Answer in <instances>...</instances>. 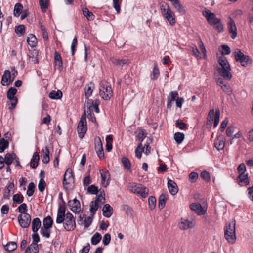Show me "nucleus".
I'll return each mask as SVG.
<instances>
[{"label": "nucleus", "instance_id": "obj_41", "mask_svg": "<svg viewBox=\"0 0 253 253\" xmlns=\"http://www.w3.org/2000/svg\"><path fill=\"white\" fill-rule=\"evenodd\" d=\"M62 96V92L58 90L57 91H52L49 94V97L52 99H59Z\"/></svg>", "mask_w": 253, "mask_h": 253}, {"label": "nucleus", "instance_id": "obj_25", "mask_svg": "<svg viewBox=\"0 0 253 253\" xmlns=\"http://www.w3.org/2000/svg\"><path fill=\"white\" fill-rule=\"evenodd\" d=\"M168 187L169 192L172 195L176 194L178 192V187L176 183L172 180H169L168 181Z\"/></svg>", "mask_w": 253, "mask_h": 253}, {"label": "nucleus", "instance_id": "obj_32", "mask_svg": "<svg viewBox=\"0 0 253 253\" xmlns=\"http://www.w3.org/2000/svg\"><path fill=\"white\" fill-rule=\"evenodd\" d=\"M83 15L88 20L92 21L95 19V15L90 12L87 7H83L82 9Z\"/></svg>", "mask_w": 253, "mask_h": 253}, {"label": "nucleus", "instance_id": "obj_8", "mask_svg": "<svg viewBox=\"0 0 253 253\" xmlns=\"http://www.w3.org/2000/svg\"><path fill=\"white\" fill-rule=\"evenodd\" d=\"M129 190L134 193L140 194L143 198L146 197L148 195V190L140 184L133 183L130 185Z\"/></svg>", "mask_w": 253, "mask_h": 253}, {"label": "nucleus", "instance_id": "obj_23", "mask_svg": "<svg viewBox=\"0 0 253 253\" xmlns=\"http://www.w3.org/2000/svg\"><path fill=\"white\" fill-rule=\"evenodd\" d=\"M95 88L94 84L92 82H90L84 88V94L85 97L88 99L92 94Z\"/></svg>", "mask_w": 253, "mask_h": 253}, {"label": "nucleus", "instance_id": "obj_3", "mask_svg": "<svg viewBox=\"0 0 253 253\" xmlns=\"http://www.w3.org/2000/svg\"><path fill=\"white\" fill-rule=\"evenodd\" d=\"M218 62L221 66L218 68V73L224 78L230 79L232 77L230 73L231 68L226 58L224 56H219L218 58Z\"/></svg>", "mask_w": 253, "mask_h": 253}, {"label": "nucleus", "instance_id": "obj_58", "mask_svg": "<svg viewBox=\"0 0 253 253\" xmlns=\"http://www.w3.org/2000/svg\"><path fill=\"white\" fill-rule=\"evenodd\" d=\"M40 29L42 32V37L44 40H47L48 39V33L46 28L42 25H40Z\"/></svg>", "mask_w": 253, "mask_h": 253}, {"label": "nucleus", "instance_id": "obj_49", "mask_svg": "<svg viewBox=\"0 0 253 253\" xmlns=\"http://www.w3.org/2000/svg\"><path fill=\"white\" fill-rule=\"evenodd\" d=\"M191 49L193 55L195 56L197 58L200 59L201 58V53L196 45H193L191 46Z\"/></svg>", "mask_w": 253, "mask_h": 253}, {"label": "nucleus", "instance_id": "obj_11", "mask_svg": "<svg viewBox=\"0 0 253 253\" xmlns=\"http://www.w3.org/2000/svg\"><path fill=\"white\" fill-rule=\"evenodd\" d=\"M194 220H189L187 219L182 218L179 223V227L181 230H185L189 228H193L195 225Z\"/></svg>", "mask_w": 253, "mask_h": 253}, {"label": "nucleus", "instance_id": "obj_26", "mask_svg": "<svg viewBox=\"0 0 253 253\" xmlns=\"http://www.w3.org/2000/svg\"><path fill=\"white\" fill-rule=\"evenodd\" d=\"M102 204H100V201H97L96 199L94 201H92L90 203V211L92 216H93L96 211L97 210L98 208L101 206Z\"/></svg>", "mask_w": 253, "mask_h": 253}, {"label": "nucleus", "instance_id": "obj_14", "mask_svg": "<svg viewBox=\"0 0 253 253\" xmlns=\"http://www.w3.org/2000/svg\"><path fill=\"white\" fill-rule=\"evenodd\" d=\"M17 74V71L15 68L11 67L10 69L4 71L1 79H14Z\"/></svg>", "mask_w": 253, "mask_h": 253}, {"label": "nucleus", "instance_id": "obj_18", "mask_svg": "<svg viewBox=\"0 0 253 253\" xmlns=\"http://www.w3.org/2000/svg\"><path fill=\"white\" fill-rule=\"evenodd\" d=\"M171 2L174 8L181 15L185 13L184 6L180 3L179 0H168Z\"/></svg>", "mask_w": 253, "mask_h": 253}, {"label": "nucleus", "instance_id": "obj_34", "mask_svg": "<svg viewBox=\"0 0 253 253\" xmlns=\"http://www.w3.org/2000/svg\"><path fill=\"white\" fill-rule=\"evenodd\" d=\"M23 9V7L22 4L20 3H17L14 6L13 11L14 16L18 17L22 13Z\"/></svg>", "mask_w": 253, "mask_h": 253}, {"label": "nucleus", "instance_id": "obj_21", "mask_svg": "<svg viewBox=\"0 0 253 253\" xmlns=\"http://www.w3.org/2000/svg\"><path fill=\"white\" fill-rule=\"evenodd\" d=\"M100 173L101 177V183L103 186L106 187L109 184V173L108 171H103L100 170Z\"/></svg>", "mask_w": 253, "mask_h": 253}, {"label": "nucleus", "instance_id": "obj_38", "mask_svg": "<svg viewBox=\"0 0 253 253\" xmlns=\"http://www.w3.org/2000/svg\"><path fill=\"white\" fill-rule=\"evenodd\" d=\"M98 195L96 199L97 201H100V204H103L105 201V193L104 190H98Z\"/></svg>", "mask_w": 253, "mask_h": 253}, {"label": "nucleus", "instance_id": "obj_36", "mask_svg": "<svg viewBox=\"0 0 253 253\" xmlns=\"http://www.w3.org/2000/svg\"><path fill=\"white\" fill-rule=\"evenodd\" d=\"M39 247L36 243H32L26 250L25 253H38Z\"/></svg>", "mask_w": 253, "mask_h": 253}, {"label": "nucleus", "instance_id": "obj_51", "mask_svg": "<svg viewBox=\"0 0 253 253\" xmlns=\"http://www.w3.org/2000/svg\"><path fill=\"white\" fill-rule=\"evenodd\" d=\"M77 44H78L77 38V37H75L73 39L72 44H71V47L72 55H74L75 52L76 51V48L77 46Z\"/></svg>", "mask_w": 253, "mask_h": 253}, {"label": "nucleus", "instance_id": "obj_44", "mask_svg": "<svg viewBox=\"0 0 253 253\" xmlns=\"http://www.w3.org/2000/svg\"><path fill=\"white\" fill-rule=\"evenodd\" d=\"M121 162L125 169L127 170H130L131 169V164L129 160L127 158L123 157L121 159Z\"/></svg>", "mask_w": 253, "mask_h": 253}, {"label": "nucleus", "instance_id": "obj_55", "mask_svg": "<svg viewBox=\"0 0 253 253\" xmlns=\"http://www.w3.org/2000/svg\"><path fill=\"white\" fill-rule=\"evenodd\" d=\"M46 183L43 179V176L41 178L39 183L38 184V188L39 191L42 192L45 189Z\"/></svg>", "mask_w": 253, "mask_h": 253}, {"label": "nucleus", "instance_id": "obj_5", "mask_svg": "<svg viewBox=\"0 0 253 253\" xmlns=\"http://www.w3.org/2000/svg\"><path fill=\"white\" fill-rule=\"evenodd\" d=\"M235 225V220H233L228 223L224 229L225 238L231 244L234 243L236 239Z\"/></svg>", "mask_w": 253, "mask_h": 253}, {"label": "nucleus", "instance_id": "obj_50", "mask_svg": "<svg viewBox=\"0 0 253 253\" xmlns=\"http://www.w3.org/2000/svg\"><path fill=\"white\" fill-rule=\"evenodd\" d=\"M35 190V184L33 182H30L28 186L27 194L28 196L33 195Z\"/></svg>", "mask_w": 253, "mask_h": 253}, {"label": "nucleus", "instance_id": "obj_27", "mask_svg": "<svg viewBox=\"0 0 253 253\" xmlns=\"http://www.w3.org/2000/svg\"><path fill=\"white\" fill-rule=\"evenodd\" d=\"M14 185L13 183H9L4 190L3 197L5 199H9L11 193L13 192Z\"/></svg>", "mask_w": 253, "mask_h": 253}, {"label": "nucleus", "instance_id": "obj_37", "mask_svg": "<svg viewBox=\"0 0 253 253\" xmlns=\"http://www.w3.org/2000/svg\"><path fill=\"white\" fill-rule=\"evenodd\" d=\"M40 158L38 153L35 152L31 160L30 166L32 168H35L38 166Z\"/></svg>", "mask_w": 253, "mask_h": 253}, {"label": "nucleus", "instance_id": "obj_45", "mask_svg": "<svg viewBox=\"0 0 253 253\" xmlns=\"http://www.w3.org/2000/svg\"><path fill=\"white\" fill-rule=\"evenodd\" d=\"M4 248L7 251L12 252L17 248V244L14 242H9L4 246Z\"/></svg>", "mask_w": 253, "mask_h": 253}, {"label": "nucleus", "instance_id": "obj_10", "mask_svg": "<svg viewBox=\"0 0 253 253\" xmlns=\"http://www.w3.org/2000/svg\"><path fill=\"white\" fill-rule=\"evenodd\" d=\"M18 221L21 227L26 228L29 226L31 221L30 215L28 213L20 214L18 217Z\"/></svg>", "mask_w": 253, "mask_h": 253}, {"label": "nucleus", "instance_id": "obj_54", "mask_svg": "<svg viewBox=\"0 0 253 253\" xmlns=\"http://www.w3.org/2000/svg\"><path fill=\"white\" fill-rule=\"evenodd\" d=\"M41 233L43 236L46 238H49L50 235V228H46L45 227H42L40 230Z\"/></svg>", "mask_w": 253, "mask_h": 253}, {"label": "nucleus", "instance_id": "obj_6", "mask_svg": "<svg viewBox=\"0 0 253 253\" xmlns=\"http://www.w3.org/2000/svg\"><path fill=\"white\" fill-rule=\"evenodd\" d=\"M99 88V94L105 100H108L113 95V91L111 86L107 83L101 82Z\"/></svg>", "mask_w": 253, "mask_h": 253}, {"label": "nucleus", "instance_id": "obj_64", "mask_svg": "<svg viewBox=\"0 0 253 253\" xmlns=\"http://www.w3.org/2000/svg\"><path fill=\"white\" fill-rule=\"evenodd\" d=\"M25 27L23 25H20L16 27L15 32L17 34H20L21 35L25 33Z\"/></svg>", "mask_w": 253, "mask_h": 253}, {"label": "nucleus", "instance_id": "obj_28", "mask_svg": "<svg viewBox=\"0 0 253 253\" xmlns=\"http://www.w3.org/2000/svg\"><path fill=\"white\" fill-rule=\"evenodd\" d=\"M49 152L47 147L42 150V160L43 163L47 164L50 160Z\"/></svg>", "mask_w": 253, "mask_h": 253}, {"label": "nucleus", "instance_id": "obj_20", "mask_svg": "<svg viewBox=\"0 0 253 253\" xmlns=\"http://www.w3.org/2000/svg\"><path fill=\"white\" fill-rule=\"evenodd\" d=\"M87 105H88L89 104H90V105L88 107V111L89 112H92L93 110L95 111L96 113H99V110L98 108V105L99 104V101L98 100L96 99L94 101H91V100H89L87 102ZM88 107V106H87Z\"/></svg>", "mask_w": 253, "mask_h": 253}, {"label": "nucleus", "instance_id": "obj_22", "mask_svg": "<svg viewBox=\"0 0 253 253\" xmlns=\"http://www.w3.org/2000/svg\"><path fill=\"white\" fill-rule=\"evenodd\" d=\"M73 180V177L72 176V170L71 169H68L64 174L63 184L64 185H67L70 183Z\"/></svg>", "mask_w": 253, "mask_h": 253}, {"label": "nucleus", "instance_id": "obj_62", "mask_svg": "<svg viewBox=\"0 0 253 253\" xmlns=\"http://www.w3.org/2000/svg\"><path fill=\"white\" fill-rule=\"evenodd\" d=\"M87 191L92 194H97L98 188L94 185H91L88 187Z\"/></svg>", "mask_w": 253, "mask_h": 253}, {"label": "nucleus", "instance_id": "obj_63", "mask_svg": "<svg viewBox=\"0 0 253 253\" xmlns=\"http://www.w3.org/2000/svg\"><path fill=\"white\" fill-rule=\"evenodd\" d=\"M201 177L205 181L209 182L211 180V178H210L209 173L206 171H202L201 173Z\"/></svg>", "mask_w": 253, "mask_h": 253}, {"label": "nucleus", "instance_id": "obj_33", "mask_svg": "<svg viewBox=\"0 0 253 253\" xmlns=\"http://www.w3.org/2000/svg\"><path fill=\"white\" fill-rule=\"evenodd\" d=\"M41 226V222L38 217L33 219L32 222V229L34 233L37 232Z\"/></svg>", "mask_w": 253, "mask_h": 253}, {"label": "nucleus", "instance_id": "obj_59", "mask_svg": "<svg viewBox=\"0 0 253 253\" xmlns=\"http://www.w3.org/2000/svg\"><path fill=\"white\" fill-rule=\"evenodd\" d=\"M18 211L21 213L20 214L27 213V206L25 203H23L20 205L18 208Z\"/></svg>", "mask_w": 253, "mask_h": 253}, {"label": "nucleus", "instance_id": "obj_35", "mask_svg": "<svg viewBox=\"0 0 253 253\" xmlns=\"http://www.w3.org/2000/svg\"><path fill=\"white\" fill-rule=\"evenodd\" d=\"M238 178L239 179L240 183H244L246 185L249 184L250 181L248 178V175L246 172L239 173Z\"/></svg>", "mask_w": 253, "mask_h": 253}, {"label": "nucleus", "instance_id": "obj_17", "mask_svg": "<svg viewBox=\"0 0 253 253\" xmlns=\"http://www.w3.org/2000/svg\"><path fill=\"white\" fill-rule=\"evenodd\" d=\"M217 84L220 86L222 90L229 94L232 93V89L226 80H217Z\"/></svg>", "mask_w": 253, "mask_h": 253}, {"label": "nucleus", "instance_id": "obj_30", "mask_svg": "<svg viewBox=\"0 0 253 253\" xmlns=\"http://www.w3.org/2000/svg\"><path fill=\"white\" fill-rule=\"evenodd\" d=\"M103 215L106 217H109L113 213V209L110 205L105 204L102 209Z\"/></svg>", "mask_w": 253, "mask_h": 253}, {"label": "nucleus", "instance_id": "obj_31", "mask_svg": "<svg viewBox=\"0 0 253 253\" xmlns=\"http://www.w3.org/2000/svg\"><path fill=\"white\" fill-rule=\"evenodd\" d=\"M27 42L28 45L32 47L36 46L38 42L37 38L32 34H30L27 37Z\"/></svg>", "mask_w": 253, "mask_h": 253}, {"label": "nucleus", "instance_id": "obj_56", "mask_svg": "<svg viewBox=\"0 0 253 253\" xmlns=\"http://www.w3.org/2000/svg\"><path fill=\"white\" fill-rule=\"evenodd\" d=\"M214 116V109H211L208 114L207 124H209L210 125H211Z\"/></svg>", "mask_w": 253, "mask_h": 253}, {"label": "nucleus", "instance_id": "obj_60", "mask_svg": "<svg viewBox=\"0 0 253 253\" xmlns=\"http://www.w3.org/2000/svg\"><path fill=\"white\" fill-rule=\"evenodd\" d=\"M113 7L118 13L121 11L120 4L121 2L120 0H113Z\"/></svg>", "mask_w": 253, "mask_h": 253}, {"label": "nucleus", "instance_id": "obj_40", "mask_svg": "<svg viewBox=\"0 0 253 253\" xmlns=\"http://www.w3.org/2000/svg\"><path fill=\"white\" fill-rule=\"evenodd\" d=\"M16 155L15 154H6L4 157V161L7 166H9L11 164L15 159Z\"/></svg>", "mask_w": 253, "mask_h": 253}, {"label": "nucleus", "instance_id": "obj_48", "mask_svg": "<svg viewBox=\"0 0 253 253\" xmlns=\"http://www.w3.org/2000/svg\"><path fill=\"white\" fill-rule=\"evenodd\" d=\"M174 138L177 144H180L184 139V134L180 132H176L174 134Z\"/></svg>", "mask_w": 253, "mask_h": 253}, {"label": "nucleus", "instance_id": "obj_16", "mask_svg": "<svg viewBox=\"0 0 253 253\" xmlns=\"http://www.w3.org/2000/svg\"><path fill=\"white\" fill-rule=\"evenodd\" d=\"M214 144L218 151L223 150L225 145V138L223 135H219L215 140Z\"/></svg>", "mask_w": 253, "mask_h": 253}, {"label": "nucleus", "instance_id": "obj_19", "mask_svg": "<svg viewBox=\"0 0 253 253\" xmlns=\"http://www.w3.org/2000/svg\"><path fill=\"white\" fill-rule=\"evenodd\" d=\"M54 61L55 66L59 70L63 68V62L61 55L55 51L54 55Z\"/></svg>", "mask_w": 253, "mask_h": 253}, {"label": "nucleus", "instance_id": "obj_43", "mask_svg": "<svg viewBox=\"0 0 253 253\" xmlns=\"http://www.w3.org/2000/svg\"><path fill=\"white\" fill-rule=\"evenodd\" d=\"M53 224V220L49 216L45 217L43 221V227L50 228Z\"/></svg>", "mask_w": 253, "mask_h": 253}, {"label": "nucleus", "instance_id": "obj_57", "mask_svg": "<svg viewBox=\"0 0 253 253\" xmlns=\"http://www.w3.org/2000/svg\"><path fill=\"white\" fill-rule=\"evenodd\" d=\"M156 199L155 197L151 196L149 198L148 203L149 206L151 210L154 209L156 206Z\"/></svg>", "mask_w": 253, "mask_h": 253}, {"label": "nucleus", "instance_id": "obj_46", "mask_svg": "<svg viewBox=\"0 0 253 253\" xmlns=\"http://www.w3.org/2000/svg\"><path fill=\"white\" fill-rule=\"evenodd\" d=\"M101 239V235L98 232L95 233L94 235L92 237L91 239V242L92 245L97 244Z\"/></svg>", "mask_w": 253, "mask_h": 253}, {"label": "nucleus", "instance_id": "obj_39", "mask_svg": "<svg viewBox=\"0 0 253 253\" xmlns=\"http://www.w3.org/2000/svg\"><path fill=\"white\" fill-rule=\"evenodd\" d=\"M167 199V195L162 194L160 196L158 202V207L160 209H162L164 207Z\"/></svg>", "mask_w": 253, "mask_h": 253}, {"label": "nucleus", "instance_id": "obj_1", "mask_svg": "<svg viewBox=\"0 0 253 253\" xmlns=\"http://www.w3.org/2000/svg\"><path fill=\"white\" fill-rule=\"evenodd\" d=\"M57 223H63L64 229L68 231H72L76 228V222L73 214L70 212L65 214V208L59 207L56 220Z\"/></svg>", "mask_w": 253, "mask_h": 253}, {"label": "nucleus", "instance_id": "obj_4", "mask_svg": "<svg viewBox=\"0 0 253 253\" xmlns=\"http://www.w3.org/2000/svg\"><path fill=\"white\" fill-rule=\"evenodd\" d=\"M161 12L163 17L167 20L170 25L173 26L175 24V14L167 3L163 2L161 4Z\"/></svg>", "mask_w": 253, "mask_h": 253}, {"label": "nucleus", "instance_id": "obj_15", "mask_svg": "<svg viewBox=\"0 0 253 253\" xmlns=\"http://www.w3.org/2000/svg\"><path fill=\"white\" fill-rule=\"evenodd\" d=\"M69 205L71 211L75 213H78L81 211V205L79 200L74 199L72 201H69Z\"/></svg>", "mask_w": 253, "mask_h": 253}, {"label": "nucleus", "instance_id": "obj_52", "mask_svg": "<svg viewBox=\"0 0 253 253\" xmlns=\"http://www.w3.org/2000/svg\"><path fill=\"white\" fill-rule=\"evenodd\" d=\"M144 151V149L142 147V144L141 143L137 147L135 150V155L138 158L140 159L142 152Z\"/></svg>", "mask_w": 253, "mask_h": 253}, {"label": "nucleus", "instance_id": "obj_9", "mask_svg": "<svg viewBox=\"0 0 253 253\" xmlns=\"http://www.w3.org/2000/svg\"><path fill=\"white\" fill-rule=\"evenodd\" d=\"M190 207L198 215H204L206 213L207 210L206 206H202L199 203H192L190 205Z\"/></svg>", "mask_w": 253, "mask_h": 253}, {"label": "nucleus", "instance_id": "obj_42", "mask_svg": "<svg viewBox=\"0 0 253 253\" xmlns=\"http://www.w3.org/2000/svg\"><path fill=\"white\" fill-rule=\"evenodd\" d=\"M49 0H39V4L43 12L46 11L49 6Z\"/></svg>", "mask_w": 253, "mask_h": 253}, {"label": "nucleus", "instance_id": "obj_13", "mask_svg": "<svg viewBox=\"0 0 253 253\" xmlns=\"http://www.w3.org/2000/svg\"><path fill=\"white\" fill-rule=\"evenodd\" d=\"M227 28L229 33L231 34V38L234 39L237 35V28L233 19L230 17L227 23Z\"/></svg>", "mask_w": 253, "mask_h": 253}, {"label": "nucleus", "instance_id": "obj_29", "mask_svg": "<svg viewBox=\"0 0 253 253\" xmlns=\"http://www.w3.org/2000/svg\"><path fill=\"white\" fill-rule=\"evenodd\" d=\"M98 139L99 142L98 144L95 146V150L96 151L98 156L100 159H101L104 158V155L101 140L99 138H98Z\"/></svg>", "mask_w": 253, "mask_h": 253}, {"label": "nucleus", "instance_id": "obj_2", "mask_svg": "<svg viewBox=\"0 0 253 253\" xmlns=\"http://www.w3.org/2000/svg\"><path fill=\"white\" fill-rule=\"evenodd\" d=\"M202 14L211 26H215L214 28L218 32L221 33L223 31V25L221 19L216 17L214 13L208 9H205L203 11Z\"/></svg>", "mask_w": 253, "mask_h": 253}, {"label": "nucleus", "instance_id": "obj_53", "mask_svg": "<svg viewBox=\"0 0 253 253\" xmlns=\"http://www.w3.org/2000/svg\"><path fill=\"white\" fill-rule=\"evenodd\" d=\"M23 201V197L22 195L16 194L13 197V201L14 203L20 204Z\"/></svg>", "mask_w": 253, "mask_h": 253}, {"label": "nucleus", "instance_id": "obj_7", "mask_svg": "<svg viewBox=\"0 0 253 253\" xmlns=\"http://www.w3.org/2000/svg\"><path fill=\"white\" fill-rule=\"evenodd\" d=\"M235 58L237 62H239L241 65L246 67L251 64V60L248 56L245 55L240 50H237L234 53Z\"/></svg>", "mask_w": 253, "mask_h": 253}, {"label": "nucleus", "instance_id": "obj_12", "mask_svg": "<svg viewBox=\"0 0 253 253\" xmlns=\"http://www.w3.org/2000/svg\"><path fill=\"white\" fill-rule=\"evenodd\" d=\"M110 61L112 64L119 68H123L124 66L130 63L129 60L127 58L118 59L111 57Z\"/></svg>", "mask_w": 253, "mask_h": 253}, {"label": "nucleus", "instance_id": "obj_24", "mask_svg": "<svg viewBox=\"0 0 253 253\" xmlns=\"http://www.w3.org/2000/svg\"><path fill=\"white\" fill-rule=\"evenodd\" d=\"M86 130V123L79 122L77 127V130L80 138H82L84 136Z\"/></svg>", "mask_w": 253, "mask_h": 253}, {"label": "nucleus", "instance_id": "obj_47", "mask_svg": "<svg viewBox=\"0 0 253 253\" xmlns=\"http://www.w3.org/2000/svg\"><path fill=\"white\" fill-rule=\"evenodd\" d=\"M9 143L8 141L5 140L4 138L0 140V153L3 152L5 149L8 148Z\"/></svg>", "mask_w": 253, "mask_h": 253}, {"label": "nucleus", "instance_id": "obj_61", "mask_svg": "<svg viewBox=\"0 0 253 253\" xmlns=\"http://www.w3.org/2000/svg\"><path fill=\"white\" fill-rule=\"evenodd\" d=\"M221 48H222V51H221L222 56H223L224 55H227L230 53V52H231L230 49L228 46L226 45H223L221 46Z\"/></svg>", "mask_w": 253, "mask_h": 253}]
</instances>
